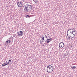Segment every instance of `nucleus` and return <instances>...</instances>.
Wrapping results in <instances>:
<instances>
[{
	"label": "nucleus",
	"mask_w": 77,
	"mask_h": 77,
	"mask_svg": "<svg viewBox=\"0 0 77 77\" xmlns=\"http://www.w3.org/2000/svg\"><path fill=\"white\" fill-rule=\"evenodd\" d=\"M74 29H69L67 31V35L69 38H73L75 35V32L73 31Z\"/></svg>",
	"instance_id": "f257e3e1"
},
{
	"label": "nucleus",
	"mask_w": 77,
	"mask_h": 77,
	"mask_svg": "<svg viewBox=\"0 0 77 77\" xmlns=\"http://www.w3.org/2000/svg\"><path fill=\"white\" fill-rule=\"evenodd\" d=\"M24 10L25 12H30L32 11V6L29 5H26L24 8Z\"/></svg>",
	"instance_id": "f03ea898"
},
{
	"label": "nucleus",
	"mask_w": 77,
	"mask_h": 77,
	"mask_svg": "<svg viewBox=\"0 0 77 77\" xmlns=\"http://www.w3.org/2000/svg\"><path fill=\"white\" fill-rule=\"evenodd\" d=\"M53 69H54L53 66L49 65L47 66V72L49 73H52Z\"/></svg>",
	"instance_id": "7ed1b4c3"
},
{
	"label": "nucleus",
	"mask_w": 77,
	"mask_h": 77,
	"mask_svg": "<svg viewBox=\"0 0 77 77\" xmlns=\"http://www.w3.org/2000/svg\"><path fill=\"white\" fill-rule=\"evenodd\" d=\"M59 46L60 48H63L65 47V44L63 42H60L59 44Z\"/></svg>",
	"instance_id": "20e7f679"
},
{
	"label": "nucleus",
	"mask_w": 77,
	"mask_h": 77,
	"mask_svg": "<svg viewBox=\"0 0 77 77\" xmlns=\"http://www.w3.org/2000/svg\"><path fill=\"white\" fill-rule=\"evenodd\" d=\"M17 33L18 34V36H22L24 34V32L23 31H20L17 32Z\"/></svg>",
	"instance_id": "39448f33"
},
{
	"label": "nucleus",
	"mask_w": 77,
	"mask_h": 77,
	"mask_svg": "<svg viewBox=\"0 0 77 77\" xmlns=\"http://www.w3.org/2000/svg\"><path fill=\"white\" fill-rule=\"evenodd\" d=\"M17 5L18 6V7L19 8H22V5L23 4H21V2H19L17 3Z\"/></svg>",
	"instance_id": "423d86ee"
},
{
	"label": "nucleus",
	"mask_w": 77,
	"mask_h": 77,
	"mask_svg": "<svg viewBox=\"0 0 77 77\" xmlns=\"http://www.w3.org/2000/svg\"><path fill=\"white\" fill-rule=\"evenodd\" d=\"M51 41H52V38H49V39H47V40H46V41H45V42H47V43H48L51 42Z\"/></svg>",
	"instance_id": "0eeeda50"
},
{
	"label": "nucleus",
	"mask_w": 77,
	"mask_h": 77,
	"mask_svg": "<svg viewBox=\"0 0 77 77\" xmlns=\"http://www.w3.org/2000/svg\"><path fill=\"white\" fill-rule=\"evenodd\" d=\"M43 38H46L47 39H48V38H47V36L45 35H42Z\"/></svg>",
	"instance_id": "6e6552de"
},
{
	"label": "nucleus",
	"mask_w": 77,
	"mask_h": 77,
	"mask_svg": "<svg viewBox=\"0 0 77 77\" xmlns=\"http://www.w3.org/2000/svg\"><path fill=\"white\" fill-rule=\"evenodd\" d=\"M44 38L42 37V42H45V41H46L45 40V39H44Z\"/></svg>",
	"instance_id": "1a4fd4ad"
},
{
	"label": "nucleus",
	"mask_w": 77,
	"mask_h": 77,
	"mask_svg": "<svg viewBox=\"0 0 77 77\" xmlns=\"http://www.w3.org/2000/svg\"><path fill=\"white\" fill-rule=\"evenodd\" d=\"M26 18H29L30 17H31L30 16H29V15H26Z\"/></svg>",
	"instance_id": "9d476101"
},
{
	"label": "nucleus",
	"mask_w": 77,
	"mask_h": 77,
	"mask_svg": "<svg viewBox=\"0 0 77 77\" xmlns=\"http://www.w3.org/2000/svg\"><path fill=\"white\" fill-rule=\"evenodd\" d=\"M33 1L35 3H38V0H33Z\"/></svg>",
	"instance_id": "9b49d317"
},
{
	"label": "nucleus",
	"mask_w": 77,
	"mask_h": 77,
	"mask_svg": "<svg viewBox=\"0 0 77 77\" xmlns=\"http://www.w3.org/2000/svg\"><path fill=\"white\" fill-rule=\"evenodd\" d=\"M10 41H11V40L8 39V40L6 41V42H7V43H8V44H9V43H10Z\"/></svg>",
	"instance_id": "f8f14e48"
},
{
	"label": "nucleus",
	"mask_w": 77,
	"mask_h": 77,
	"mask_svg": "<svg viewBox=\"0 0 77 77\" xmlns=\"http://www.w3.org/2000/svg\"><path fill=\"white\" fill-rule=\"evenodd\" d=\"M8 65V64H6L5 63H3L2 64V66H6V65Z\"/></svg>",
	"instance_id": "ddd939ff"
},
{
	"label": "nucleus",
	"mask_w": 77,
	"mask_h": 77,
	"mask_svg": "<svg viewBox=\"0 0 77 77\" xmlns=\"http://www.w3.org/2000/svg\"><path fill=\"white\" fill-rule=\"evenodd\" d=\"M71 68H72V69H75V68H76V67L75 66H74L73 67H71Z\"/></svg>",
	"instance_id": "4468645a"
},
{
	"label": "nucleus",
	"mask_w": 77,
	"mask_h": 77,
	"mask_svg": "<svg viewBox=\"0 0 77 77\" xmlns=\"http://www.w3.org/2000/svg\"><path fill=\"white\" fill-rule=\"evenodd\" d=\"M5 63V64H7L8 66H9V63H7V61H6V63Z\"/></svg>",
	"instance_id": "2eb2a0df"
},
{
	"label": "nucleus",
	"mask_w": 77,
	"mask_h": 77,
	"mask_svg": "<svg viewBox=\"0 0 77 77\" xmlns=\"http://www.w3.org/2000/svg\"><path fill=\"white\" fill-rule=\"evenodd\" d=\"M11 60H9V62H8V63H11Z\"/></svg>",
	"instance_id": "dca6fc26"
},
{
	"label": "nucleus",
	"mask_w": 77,
	"mask_h": 77,
	"mask_svg": "<svg viewBox=\"0 0 77 77\" xmlns=\"http://www.w3.org/2000/svg\"><path fill=\"white\" fill-rule=\"evenodd\" d=\"M45 68H44L45 69Z\"/></svg>",
	"instance_id": "f3484780"
},
{
	"label": "nucleus",
	"mask_w": 77,
	"mask_h": 77,
	"mask_svg": "<svg viewBox=\"0 0 77 77\" xmlns=\"http://www.w3.org/2000/svg\"><path fill=\"white\" fill-rule=\"evenodd\" d=\"M49 36H48V37Z\"/></svg>",
	"instance_id": "a211bd4d"
},
{
	"label": "nucleus",
	"mask_w": 77,
	"mask_h": 77,
	"mask_svg": "<svg viewBox=\"0 0 77 77\" xmlns=\"http://www.w3.org/2000/svg\"><path fill=\"white\" fill-rule=\"evenodd\" d=\"M49 36H50V35H49Z\"/></svg>",
	"instance_id": "6ab92c4d"
}]
</instances>
